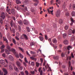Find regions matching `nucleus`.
I'll list each match as a JSON object with an SVG mask.
<instances>
[{"label":"nucleus","mask_w":75,"mask_h":75,"mask_svg":"<svg viewBox=\"0 0 75 75\" xmlns=\"http://www.w3.org/2000/svg\"><path fill=\"white\" fill-rule=\"evenodd\" d=\"M47 11L48 12V13H49V14H51H51L52 15H53V13L52 12H53V10L52 11H50V10H49V9H47Z\"/></svg>","instance_id":"f8f14e48"},{"label":"nucleus","mask_w":75,"mask_h":75,"mask_svg":"<svg viewBox=\"0 0 75 75\" xmlns=\"http://www.w3.org/2000/svg\"><path fill=\"white\" fill-rule=\"evenodd\" d=\"M4 60L1 59L0 60V63L2 64V65H4L5 63H4Z\"/></svg>","instance_id":"9d476101"},{"label":"nucleus","mask_w":75,"mask_h":75,"mask_svg":"<svg viewBox=\"0 0 75 75\" xmlns=\"http://www.w3.org/2000/svg\"><path fill=\"white\" fill-rule=\"evenodd\" d=\"M13 42L14 44L16 45V40L15 39H13Z\"/></svg>","instance_id":"bb28decb"},{"label":"nucleus","mask_w":75,"mask_h":75,"mask_svg":"<svg viewBox=\"0 0 75 75\" xmlns=\"http://www.w3.org/2000/svg\"><path fill=\"white\" fill-rule=\"evenodd\" d=\"M16 64L18 67H20V66H21V64H20V63L18 61H17L16 62Z\"/></svg>","instance_id":"dca6fc26"},{"label":"nucleus","mask_w":75,"mask_h":75,"mask_svg":"<svg viewBox=\"0 0 75 75\" xmlns=\"http://www.w3.org/2000/svg\"><path fill=\"white\" fill-rule=\"evenodd\" d=\"M0 23L1 24L3 23V19H2L0 17Z\"/></svg>","instance_id":"37998d69"},{"label":"nucleus","mask_w":75,"mask_h":75,"mask_svg":"<svg viewBox=\"0 0 75 75\" xmlns=\"http://www.w3.org/2000/svg\"><path fill=\"white\" fill-rule=\"evenodd\" d=\"M19 55L21 58H23V56L21 53L19 54Z\"/></svg>","instance_id":"a878e982"},{"label":"nucleus","mask_w":75,"mask_h":75,"mask_svg":"<svg viewBox=\"0 0 75 75\" xmlns=\"http://www.w3.org/2000/svg\"><path fill=\"white\" fill-rule=\"evenodd\" d=\"M68 50H70V49H72V47L71 46H68L67 47Z\"/></svg>","instance_id":"aec40b11"},{"label":"nucleus","mask_w":75,"mask_h":75,"mask_svg":"<svg viewBox=\"0 0 75 75\" xmlns=\"http://www.w3.org/2000/svg\"><path fill=\"white\" fill-rule=\"evenodd\" d=\"M18 30L19 31H21V26H18Z\"/></svg>","instance_id":"c756f323"},{"label":"nucleus","mask_w":75,"mask_h":75,"mask_svg":"<svg viewBox=\"0 0 75 75\" xmlns=\"http://www.w3.org/2000/svg\"><path fill=\"white\" fill-rule=\"evenodd\" d=\"M52 41L54 44H56L57 42V40L55 38L53 39H52Z\"/></svg>","instance_id":"9b49d317"},{"label":"nucleus","mask_w":75,"mask_h":75,"mask_svg":"<svg viewBox=\"0 0 75 75\" xmlns=\"http://www.w3.org/2000/svg\"><path fill=\"white\" fill-rule=\"evenodd\" d=\"M15 38L16 39V40H17L18 41L19 40H20V39L18 38L17 37V36L15 37Z\"/></svg>","instance_id":"e2e57ef3"},{"label":"nucleus","mask_w":75,"mask_h":75,"mask_svg":"<svg viewBox=\"0 0 75 75\" xmlns=\"http://www.w3.org/2000/svg\"><path fill=\"white\" fill-rule=\"evenodd\" d=\"M7 49H8L9 51H11V47H10V46L7 45Z\"/></svg>","instance_id":"6ab92c4d"},{"label":"nucleus","mask_w":75,"mask_h":75,"mask_svg":"<svg viewBox=\"0 0 75 75\" xmlns=\"http://www.w3.org/2000/svg\"><path fill=\"white\" fill-rule=\"evenodd\" d=\"M9 60H10V61H14V58L11 55H9Z\"/></svg>","instance_id":"39448f33"},{"label":"nucleus","mask_w":75,"mask_h":75,"mask_svg":"<svg viewBox=\"0 0 75 75\" xmlns=\"http://www.w3.org/2000/svg\"><path fill=\"white\" fill-rule=\"evenodd\" d=\"M64 55H65L64 54V53H62L61 54V56L62 57H64Z\"/></svg>","instance_id":"69168bd1"},{"label":"nucleus","mask_w":75,"mask_h":75,"mask_svg":"<svg viewBox=\"0 0 75 75\" xmlns=\"http://www.w3.org/2000/svg\"><path fill=\"white\" fill-rule=\"evenodd\" d=\"M54 59H58L59 57L58 56H54L53 57Z\"/></svg>","instance_id":"b1692460"},{"label":"nucleus","mask_w":75,"mask_h":75,"mask_svg":"<svg viewBox=\"0 0 75 75\" xmlns=\"http://www.w3.org/2000/svg\"><path fill=\"white\" fill-rule=\"evenodd\" d=\"M23 36L25 40H28V36H27L25 34H23Z\"/></svg>","instance_id":"0eeeda50"},{"label":"nucleus","mask_w":75,"mask_h":75,"mask_svg":"<svg viewBox=\"0 0 75 75\" xmlns=\"http://www.w3.org/2000/svg\"><path fill=\"white\" fill-rule=\"evenodd\" d=\"M23 64L25 67H27V64H26V63L25 62H23Z\"/></svg>","instance_id":"680f3d73"},{"label":"nucleus","mask_w":75,"mask_h":75,"mask_svg":"<svg viewBox=\"0 0 75 75\" xmlns=\"http://www.w3.org/2000/svg\"><path fill=\"white\" fill-rule=\"evenodd\" d=\"M9 69L10 70H11V69H13V68L12 67L11 65L9 66Z\"/></svg>","instance_id":"bf43d9fd"},{"label":"nucleus","mask_w":75,"mask_h":75,"mask_svg":"<svg viewBox=\"0 0 75 75\" xmlns=\"http://www.w3.org/2000/svg\"><path fill=\"white\" fill-rule=\"evenodd\" d=\"M31 65H32V66H34L35 65V63L34 62H31Z\"/></svg>","instance_id":"a18cd8bd"},{"label":"nucleus","mask_w":75,"mask_h":75,"mask_svg":"<svg viewBox=\"0 0 75 75\" xmlns=\"http://www.w3.org/2000/svg\"><path fill=\"white\" fill-rule=\"evenodd\" d=\"M71 16H75V12L74 11H73L71 12Z\"/></svg>","instance_id":"5701e85b"},{"label":"nucleus","mask_w":75,"mask_h":75,"mask_svg":"<svg viewBox=\"0 0 75 75\" xmlns=\"http://www.w3.org/2000/svg\"><path fill=\"white\" fill-rule=\"evenodd\" d=\"M70 20H71V21L72 23H74L75 21L72 18H70Z\"/></svg>","instance_id":"4c0bfd02"},{"label":"nucleus","mask_w":75,"mask_h":75,"mask_svg":"<svg viewBox=\"0 0 75 75\" xmlns=\"http://www.w3.org/2000/svg\"><path fill=\"white\" fill-rule=\"evenodd\" d=\"M5 48V46L4 45H2L1 47L0 48L1 49H3V48Z\"/></svg>","instance_id":"473e14b6"},{"label":"nucleus","mask_w":75,"mask_h":75,"mask_svg":"<svg viewBox=\"0 0 75 75\" xmlns=\"http://www.w3.org/2000/svg\"><path fill=\"white\" fill-rule=\"evenodd\" d=\"M25 72L26 75H28V72L27 71H25Z\"/></svg>","instance_id":"8fccbe9b"},{"label":"nucleus","mask_w":75,"mask_h":75,"mask_svg":"<svg viewBox=\"0 0 75 75\" xmlns=\"http://www.w3.org/2000/svg\"><path fill=\"white\" fill-rule=\"evenodd\" d=\"M26 53L28 55V56H29L30 57V54H29V53H28V51H26Z\"/></svg>","instance_id":"774afa93"},{"label":"nucleus","mask_w":75,"mask_h":75,"mask_svg":"<svg viewBox=\"0 0 75 75\" xmlns=\"http://www.w3.org/2000/svg\"><path fill=\"white\" fill-rule=\"evenodd\" d=\"M12 31L13 34H14L15 33V29H12Z\"/></svg>","instance_id":"13d9d810"},{"label":"nucleus","mask_w":75,"mask_h":75,"mask_svg":"<svg viewBox=\"0 0 75 75\" xmlns=\"http://www.w3.org/2000/svg\"><path fill=\"white\" fill-rule=\"evenodd\" d=\"M75 38V37L74 36H73L71 39V41H73L74 40Z\"/></svg>","instance_id":"7c9ffc66"},{"label":"nucleus","mask_w":75,"mask_h":75,"mask_svg":"<svg viewBox=\"0 0 75 75\" xmlns=\"http://www.w3.org/2000/svg\"><path fill=\"white\" fill-rule=\"evenodd\" d=\"M19 69H20V70H21V71L23 69V67L22 66H20L19 67Z\"/></svg>","instance_id":"f704fd0d"},{"label":"nucleus","mask_w":75,"mask_h":75,"mask_svg":"<svg viewBox=\"0 0 75 75\" xmlns=\"http://www.w3.org/2000/svg\"><path fill=\"white\" fill-rule=\"evenodd\" d=\"M14 69L15 71H18V68L16 66H14Z\"/></svg>","instance_id":"393cba45"},{"label":"nucleus","mask_w":75,"mask_h":75,"mask_svg":"<svg viewBox=\"0 0 75 75\" xmlns=\"http://www.w3.org/2000/svg\"><path fill=\"white\" fill-rule=\"evenodd\" d=\"M68 26H66L65 27V29L66 30H68Z\"/></svg>","instance_id":"79ce46f5"},{"label":"nucleus","mask_w":75,"mask_h":75,"mask_svg":"<svg viewBox=\"0 0 75 75\" xmlns=\"http://www.w3.org/2000/svg\"><path fill=\"white\" fill-rule=\"evenodd\" d=\"M1 17L3 19L5 18V14L4 13H2L1 15Z\"/></svg>","instance_id":"1a4fd4ad"},{"label":"nucleus","mask_w":75,"mask_h":75,"mask_svg":"<svg viewBox=\"0 0 75 75\" xmlns=\"http://www.w3.org/2000/svg\"><path fill=\"white\" fill-rule=\"evenodd\" d=\"M72 7L73 9V10H75V5L73 4Z\"/></svg>","instance_id":"6e6d98bb"},{"label":"nucleus","mask_w":75,"mask_h":75,"mask_svg":"<svg viewBox=\"0 0 75 75\" xmlns=\"http://www.w3.org/2000/svg\"><path fill=\"white\" fill-rule=\"evenodd\" d=\"M39 38L41 41H43V40H44V38H43L42 37L40 36L39 37Z\"/></svg>","instance_id":"a211bd4d"},{"label":"nucleus","mask_w":75,"mask_h":75,"mask_svg":"<svg viewBox=\"0 0 75 75\" xmlns=\"http://www.w3.org/2000/svg\"><path fill=\"white\" fill-rule=\"evenodd\" d=\"M5 52L6 54H9V51H8L6 49L5 50Z\"/></svg>","instance_id":"e433bc0d"},{"label":"nucleus","mask_w":75,"mask_h":75,"mask_svg":"<svg viewBox=\"0 0 75 75\" xmlns=\"http://www.w3.org/2000/svg\"><path fill=\"white\" fill-rule=\"evenodd\" d=\"M63 43L65 45H67L68 44V40H64L63 41Z\"/></svg>","instance_id":"423d86ee"},{"label":"nucleus","mask_w":75,"mask_h":75,"mask_svg":"<svg viewBox=\"0 0 75 75\" xmlns=\"http://www.w3.org/2000/svg\"><path fill=\"white\" fill-rule=\"evenodd\" d=\"M11 25L12 27H15V23H13V21H11Z\"/></svg>","instance_id":"ddd939ff"},{"label":"nucleus","mask_w":75,"mask_h":75,"mask_svg":"<svg viewBox=\"0 0 75 75\" xmlns=\"http://www.w3.org/2000/svg\"><path fill=\"white\" fill-rule=\"evenodd\" d=\"M31 11L32 12H34L35 11L34 10V9L33 8H32L31 9Z\"/></svg>","instance_id":"864d4df0"},{"label":"nucleus","mask_w":75,"mask_h":75,"mask_svg":"<svg viewBox=\"0 0 75 75\" xmlns=\"http://www.w3.org/2000/svg\"><path fill=\"white\" fill-rule=\"evenodd\" d=\"M3 71L4 72L5 74H4V75H6L7 74V70L4 68H3L2 69Z\"/></svg>","instance_id":"20e7f679"},{"label":"nucleus","mask_w":75,"mask_h":75,"mask_svg":"<svg viewBox=\"0 0 75 75\" xmlns=\"http://www.w3.org/2000/svg\"><path fill=\"white\" fill-rule=\"evenodd\" d=\"M71 62H70V61H69V68H68L69 69H70V68H71Z\"/></svg>","instance_id":"4be33fe9"},{"label":"nucleus","mask_w":75,"mask_h":75,"mask_svg":"<svg viewBox=\"0 0 75 75\" xmlns=\"http://www.w3.org/2000/svg\"><path fill=\"white\" fill-rule=\"evenodd\" d=\"M59 23V24H62L63 23V20L61 19H60Z\"/></svg>","instance_id":"f3484780"},{"label":"nucleus","mask_w":75,"mask_h":75,"mask_svg":"<svg viewBox=\"0 0 75 75\" xmlns=\"http://www.w3.org/2000/svg\"><path fill=\"white\" fill-rule=\"evenodd\" d=\"M25 61L26 62V63H28V61L27 60V59L26 57H25Z\"/></svg>","instance_id":"3c124183"},{"label":"nucleus","mask_w":75,"mask_h":75,"mask_svg":"<svg viewBox=\"0 0 75 75\" xmlns=\"http://www.w3.org/2000/svg\"><path fill=\"white\" fill-rule=\"evenodd\" d=\"M39 72H40V75H42V70H41L40 71H39Z\"/></svg>","instance_id":"5fc2aeb1"},{"label":"nucleus","mask_w":75,"mask_h":75,"mask_svg":"<svg viewBox=\"0 0 75 75\" xmlns=\"http://www.w3.org/2000/svg\"><path fill=\"white\" fill-rule=\"evenodd\" d=\"M23 23L25 25H27L29 24V22L27 20H24L23 21Z\"/></svg>","instance_id":"7ed1b4c3"},{"label":"nucleus","mask_w":75,"mask_h":75,"mask_svg":"<svg viewBox=\"0 0 75 75\" xmlns=\"http://www.w3.org/2000/svg\"><path fill=\"white\" fill-rule=\"evenodd\" d=\"M11 13L13 14H15L16 13V11L14 9H12L11 10Z\"/></svg>","instance_id":"4468645a"},{"label":"nucleus","mask_w":75,"mask_h":75,"mask_svg":"<svg viewBox=\"0 0 75 75\" xmlns=\"http://www.w3.org/2000/svg\"><path fill=\"white\" fill-rule=\"evenodd\" d=\"M30 59H32V60H34L35 61H37V59L36 58H34V57H30Z\"/></svg>","instance_id":"412c9836"},{"label":"nucleus","mask_w":75,"mask_h":75,"mask_svg":"<svg viewBox=\"0 0 75 75\" xmlns=\"http://www.w3.org/2000/svg\"><path fill=\"white\" fill-rule=\"evenodd\" d=\"M45 40H47L48 39V38H47V35H45Z\"/></svg>","instance_id":"338daca9"},{"label":"nucleus","mask_w":75,"mask_h":75,"mask_svg":"<svg viewBox=\"0 0 75 75\" xmlns=\"http://www.w3.org/2000/svg\"><path fill=\"white\" fill-rule=\"evenodd\" d=\"M4 41H5L6 43H8V40L7 39V38H4Z\"/></svg>","instance_id":"c9c22d12"},{"label":"nucleus","mask_w":75,"mask_h":75,"mask_svg":"<svg viewBox=\"0 0 75 75\" xmlns=\"http://www.w3.org/2000/svg\"><path fill=\"white\" fill-rule=\"evenodd\" d=\"M20 39L21 40H24V38L23 37V36L22 35L20 37Z\"/></svg>","instance_id":"052dcab7"},{"label":"nucleus","mask_w":75,"mask_h":75,"mask_svg":"<svg viewBox=\"0 0 75 75\" xmlns=\"http://www.w3.org/2000/svg\"><path fill=\"white\" fill-rule=\"evenodd\" d=\"M18 23L20 25H23V23L21 20L18 21Z\"/></svg>","instance_id":"6e6552de"},{"label":"nucleus","mask_w":75,"mask_h":75,"mask_svg":"<svg viewBox=\"0 0 75 75\" xmlns=\"http://www.w3.org/2000/svg\"><path fill=\"white\" fill-rule=\"evenodd\" d=\"M26 29L27 30L28 32H30V28H29V27H27Z\"/></svg>","instance_id":"2f4dec72"},{"label":"nucleus","mask_w":75,"mask_h":75,"mask_svg":"<svg viewBox=\"0 0 75 75\" xmlns=\"http://www.w3.org/2000/svg\"><path fill=\"white\" fill-rule=\"evenodd\" d=\"M36 65L37 67H38L39 65H40V63H38V62H36Z\"/></svg>","instance_id":"c85d7f7f"},{"label":"nucleus","mask_w":75,"mask_h":75,"mask_svg":"<svg viewBox=\"0 0 75 75\" xmlns=\"http://www.w3.org/2000/svg\"><path fill=\"white\" fill-rule=\"evenodd\" d=\"M16 10H20V7L19 6H17L16 8Z\"/></svg>","instance_id":"58836bf2"},{"label":"nucleus","mask_w":75,"mask_h":75,"mask_svg":"<svg viewBox=\"0 0 75 75\" xmlns=\"http://www.w3.org/2000/svg\"><path fill=\"white\" fill-rule=\"evenodd\" d=\"M48 40L49 42H50V45H52V43L51 42H52V41H51V39H49Z\"/></svg>","instance_id":"cd10ccee"},{"label":"nucleus","mask_w":75,"mask_h":75,"mask_svg":"<svg viewBox=\"0 0 75 75\" xmlns=\"http://www.w3.org/2000/svg\"><path fill=\"white\" fill-rule=\"evenodd\" d=\"M67 36V34L66 33H64L63 34V36L64 38H65Z\"/></svg>","instance_id":"72a5a7b5"},{"label":"nucleus","mask_w":75,"mask_h":75,"mask_svg":"<svg viewBox=\"0 0 75 75\" xmlns=\"http://www.w3.org/2000/svg\"><path fill=\"white\" fill-rule=\"evenodd\" d=\"M11 51L14 54L16 57H17V58L19 57V56H18V53L16 52V50H15V49L14 48H12L11 49Z\"/></svg>","instance_id":"f257e3e1"},{"label":"nucleus","mask_w":75,"mask_h":75,"mask_svg":"<svg viewBox=\"0 0 75 75\" xmlns=\"http://www.w3.org/2000/svg\"><path fill=\"white\" fill-rule=\"evenodd\" d=\"M6 10V12L8 13V12H9V11L10 10V9L9 8H7Z\"/></svg>","instance_id":"4d7b16f0"},{"label":"nucleus","mask_w":75,"mask_h":75,"mask_svg":"<svg viewBox=\"0 0 75 75\" xmlns=\"http://www.w3.org/2000/svg\"><path fill=\"white\" fill-rule=\"evenodd\" d=\"M65 6H66V3L64 2L63 6V7L64 8H65Z\"/></svg>","instance_id":"49530a36"},{"label":"nucleus","mask_w":75,"mask_h":75,"mask_svg":"<svg viewBox=\"0 0 75 75\" xmlns=\"http://www.w3.org/2000/svg\"><path fill=\"white\" fill-rule=\"evenodd\" d=\"M30 45L32 46L33 45H35V43H34V42H33L30 43Z\"/></svg>","instance_id":"ea45409f"},{"label":"nucleus","mask_w":75,"mask_h":75,"mask_svg":"<svg viewBox=\"0 0 75 75\" xmlns=\"http://www.w3.org/2000/svg\"><path fill=\"white\" fill-rule=\"evenodd\" d=\"M35 53L34 52H33V51H30V54H34Z\"/></svg>","instance_id":"09e8293b"},{"label":"nucleus","mask_w":75,"mask_h":75,"mask_svg":"<svg viewBox=\"0 0 75 75\" xmlns=\"http://www.w3.org/2000/svg\"><path fill=\"white\" fill-rule=\"evenodd\" d=\"M56 16L57 17H59L60 16V9H58L56 13Z\"/></svg>","instance_id":"f03ea898"},{"label":"nucleus","mask_w":75,"mask_h":75,"mask_svg":"<svg viewBox=\"0 0 75 75\" xmlns=\"http://www.w3.org/2000/svg\"><path fill=\"white\" fill-rule=\"evenodd\" d=\"M30 73L32 74H33V75H35V71H30Z\"/></svg>","instance_id":"c03bdc74"},{"label":"nucleus","mask_w":75,"mask_h":75,"mask_svg":"<svg viewBox=\"0 0 75 75\" xmlns=\"http://www.w3.org/2000/svg\"><path fill=\"white\" fill-rule=\"evenodd\" d=\"M16 3L17 4H21V1L20 0H16Z\"/></svg>","instance_id":"2eb2a0df"},{"label":"nucleus","mask_w":75,"mask_h":75,"mask_svg":"<svg viewBox=\"0 0 75 75\" xmlns=\"http://www.w3.org/2000/svg\"><path fill=\"white\" fill-rule=\"evenodd\" d=\"M71 56L72 58H74V54L73 53H71Z\"/></svg>","instance_id":"de8ad7c7"},{"label":"nucleus","mask_w":75,"mask_h":75,"mask_svg":"<svg viewBox=\"0 0 75 75\" xmlns=\"http://www.w3.org/2000/svg\"><path fill=\"white\" fill-rule=\"evenodd\" d=\"M19 49L20 50H21V51H22V52H24V50H23V49H22L20 47H19Z\"/></svg>","instance_id":"a19ab883"},{"label":"nucleus","mask_w":75,"mask_h":75,"mask_svg":"<svg viewBox=\"0 0 75 75\" xmlns=\"http://www.w3.org/2000/svg\"><path fill=\"white\" fill-rule=\"evenodd\" d=\"M20 73L21 75H24V73L23 71H21Z\"/></svg>","instance_id":"603ef678"},{"label":"nucleus","mask_w":75,"mask_h":75,"mask_svg":"<svg viewBox=\"0 0 75 75\" xmlns=\"http://www.w3.org/2000/svg\"><path fill=\"white\" fill-rule=\"evenodd\" d=\"M1 53L3 52H4V49H1Z\"/></svg>","instance_id":"0e129e2a"}]
</instances>
